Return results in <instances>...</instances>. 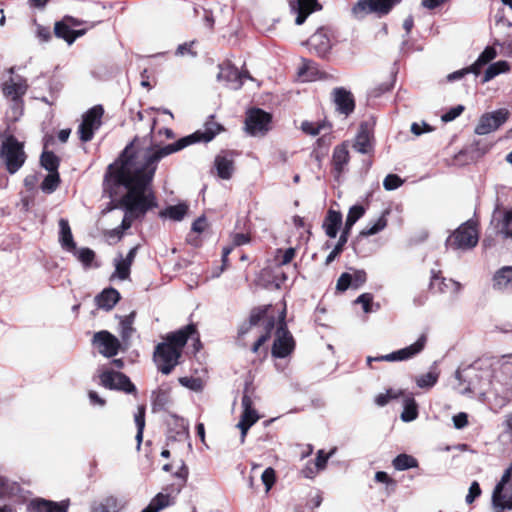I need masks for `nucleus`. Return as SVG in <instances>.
<instances>
[{
    "label": "nucleus",
    "mask_w": 512,
    "mask_h": 512,
    "mask_svg": "<svg viewBox=\"0 0 512 512\" xmlns=\"http://www.w3.org/2000/svg\"><path fill=\"white\" fill-rule=\"evenodd\" d=\"M353 148L362 154H368L373 150V132L368 123L360 125Z\"/></svg>",
    "instance_id": "obj_20"
},
{
    "label": "nucleus",
    "mask_w": 512,
    "mask_h": 512,
    "mask_svg": "<svg viewBox=\"0 0 512 512\" xmlns=\"http://www.w3.org/2000/svg\"><path fill=\"white\" fill-rule=\"evenodd\" d=\"M439 373L436 369H432L426 374L416 377V384L419 388L429 389L432 388L438 381Z\"/></svg>",
    "instance_id": "obj_38"
},
{
    "label": "nucleus",
    "mask_w": 512,
    "mask_h": 512,
    "mask_svg": "<svg viewBox=\"0 0 512 512\" xmlns=\"http://www.w3.org/2000/svg\"><path fill=\"white\" fill-rule=\"evenodd\" d=\"M241 405L243 412L236 427L241 431L240 442L243 444L248 430L258 421L259 415L252 407V399L247 394L243 395Z\"/></svg>",
    "instance_id": "obj_12"
},
{
    "label": "nucleus",
    "mask_w": 512,
    "mask_h": 512,
    "mask_svg": "<svg viewBox=\"0 0 512 512\" xmlns=\"http://www.w3.org/2000/svg\"><path fill=\"white\" fill-rule=\"evenodd\" d=\"M194 333V325H187L171 333L166 337L165 342L157 345L154 352V361L161 373L168 375L178 365L182 349L188 338Z\"/></svg>",
    "instance_id": "obj_4"
},
{
    "label": "nucleus",
    "mask_w": 512,
    "mask_h": 512,
    "mask_svg": "<svg viewBox=\"0 0 512 512\" xmlns=\"http://www.w3.org/2000/svg\"><path fill=\"white\" fill-rule=\"evenodd\" d=\"M404 409L401 414V419L404 422H410L417 418L418 416V408L414 398L411 395H408L404 398Z\"/></svg>",
    "instance_id": "obj_35"
},
{
    "label": "nucleus",
    "mask_w": 512,
    "mask_h": 512,
    "mask_svg": "<svg viewBox=\"0 0 512 512\" xmlns=\"http://www.w3.org/2000/svg\"><path fill=\"white\" fill-rule=\"evenodd\" d=\"M431 288L450 295H457L461 290V284L452 279L441 278L437 275L433 276L431 280Z\"/></svg>",
    "instance_id": "obj_24"
},
{
    "label": "nucleus",
    "mask_w": 512,
    "mask_h": 512,
    "mask_svg": "<svg viewBox=\"0 0 512 512\" xmlns=\"http://www.w3.org/2000/svg\"><path fill=\"white\" fill-rule=\"evenodd\" d=\"M508 115L509 113L505 109L485 113L479 118L474 132L477 135H487L503 125L508 119Z\"/></svg>",
    "instance_id": "obj_10"
},
{
    "label": "nucleus",
    "mask_w": 512,
    "mask_h": 512,
    "mask_svg": "<svg viewBox=\"0 0 512 512\" xmlns=\"http://www.w3.org/2000/svg\"><path fill=\"white\" fill-rule=\"evenodd\" d=\"M331 456V453L325 454L323 450H319L317 453V458L315 462V466L317 470H322L326 466V463Z\"/></svg>",
    "instance_id": "obj_60"
},
{
    "label": "nucleus",
    "mask_w": 512,
    "mask_h": 512,
    "mask_svg": "<svg viewBox=\"0 0 512 512\" xmlns=\"http://www.w3.org/2000/svg\"><path fill=\"white\" fill-rule=\"evenodd\" d=\"M26 90V81L25 79L19 76L10 78L3 85V92L5 96L11 98L14 101L17 109L21 108L19 99L26 93Z\"/></svg>",
    "instance_id": "obj_18"
},
{
    "label": "nucleus",
    "mask_w": 512,
    "mask_h": 512,
    "mask_svg": "<svg viewBox=\"0 0 512 512\" xmlns=\"http://www.w3.org/2000/svg\"><path fill=\"white\" fill-rule=\"evenodd\" d=\"M468 73H474V74H479V71L476 70V66H470L468 68H464V69H461V70H458V71H455L451 74H449L447 76V80L448 81H454V80H458V79H461L464 75L468 74Z\"/></svg>",
    "instance_id": "obj_53"
},
{
    "label": "nucleus",
    "mask_w": 512,
    "mask_h": 512,
    "mask_svg": "<svg viewBox=\"0 0 512 512\" xmlns=\"http://www.w3.org/2000/svg\"><path fill=\"white\" fill-rule=\"evenodd\" d=\"M341 224L342 214L338 211L329 210L323 223L326 235L330 238H335Z\"/></svg>",
    "instance_id": "obj_27"
},
{
    "label": "nucleus",
    "mask_w": 512,
    "mask_h": 512,
    "mask_svg": "<svg viewBox=\"0 0 512 512\" xmlns=\"http://www.w3.org/2000/svg\"><path fill=\"white\" fill-rule=\"evenodd\" d=\"M54 33L58 38L64 39L71 45L78 37L86 33V29L75 30L72 29L67 22L59 21L55 23Z\"/></svg>",
    "instance_id": "obj_25"
},
{
    "label": "nucleus",
    "mask_w": 512,
    "mask_h": 512,
    "mask_svg": "<svg viewBox=\"0 0 512 512\" xmlns=\"http://www.w3.org/2000/svg\"><path fill=\"white\" fill-rule=\"evenodd\" d=\"M135 423L137 426V449H140L142 439H143V430L145 427V409L144 407H139L138 413L135 415Z\"/></svg>",
    "instance_id": "obj_44"
},
{
    "label": "nucleus",
    "mask_w": 512,
    "mask_h": 512,
    "mask_svg": "<svg viewBox=\"0 0 512 512\" xmlns=\"http://www.w3.org/2000/svg\"><path fill=\"white\" fill-rule=\"evenodd\" d=\"M496 55V50L493 47H486L472 66H476V70L480 72V67L493 60Z\"/></svg>",
    "instance_id": "obj_45"
},
{
    "label": "nucleus",
    "mask_w": 512,
    "mask_h": 512,
    "mask_svg": "<svg viewBox=\"0 0 512 512\" xmlns=\"http://www.w3.org/2000/svg\"><path fill=\"white\" fill-rule=\"evenodd\" d=\"M373 297L369 293L361 294L357 299L356 303L361 304L365 313H369L371 311V303Z\"/></svg>",
    "instance_id": "obj_56"
},
{
    "label": "nucleus",
    "mask_w": 512,
    "mask_h": 512,
    "mask_svg": "<svg viewBox=\"0 0 512 512\" xmlns=\"http://www.w3.org/2000/svg\"><path fill=\"white\" fill-rule=\"evenodd\" d=\"M511 474L512 468L510 467L504 472L501 481L493 491L492 501L494 507L498 509V512H501L504 509H512V484H510L509 487H506L510 482Z\"/></svg>",
    "instance_id": "obj_8"
},
{
    "label": "nucleus",
    "mask_w": 512,
    "mask_h": 512,
    "mask_svg": "<svg viewBox=\"0 0 512 512\" xmlns=\"http://www.w3.org/2000/svg\"><path fill=\"white\" fill-rule=\"evenodd\" d=\"M214 165L217 175L222 179H230L234 172V160L231 155L222 153L216 156Z\"/></svg>",
    "instance_id": "obj_23"
},
{
    "label": "nucleus",
    "mask_w": 512,
    "mask_h": 512,
    "mask_svg": "<svg viewBox=\"0 0 512 512\" xmlns=\"http://www.w3.org/2000/svg\"><path fill=\"white\" fill-rule=\"evenodd\" d=\"M290 7L297 14L295 19L297 25L303 24L311 13L321 9L317 0H293L290 1Z\"/></svg>",
    "instance_id": "obj_19"
},
{
    "label": "nucleus",
    "mask_w": 512,
    "mask_h": 512,
    "mask_svg": "<svg viewBox=\"0 0 512 512\" xmlns=\"http://www.w3.org/2000/svg\"><path fill=\"white\" fill-rule=\"evenodd\" d=\"M464 111V106L463 105H457L453 108H451L449 111H447L446 113H444L442 116H441V120L443 122H450V121H453L454 119H456L458 116H460L462 114V112Z\"/></svg>",
    "instance_id": "obj_52"
},
{
    "label": "nucleus",
    "mask_w": 512,
    "mask_h": 512,
    "mask_svg": "<svg viewBox=\"0 0 512 512\" xmlns=\"http://www.w3.org/2000/svg\"><path fill=\"white\" fill-rule=\"evenodd\" d=\"M153 176L148 177L146 164L133 153V146H127L120 159L109 165L106 182L123 185L127 190L121 201L126 210L121 226L107 232L109 239L119 240L133 219L154 205L150 191Z\"/></svg>",
    "instance_id": "obj_1"
},
{
    "label": "nucleus",
    "mask_w": 512,
    "mask_h": 512,
    "mask_svg": "<svg viewBox=\"0 0 512 512\" xmlns=\"http://www.w3.org/2000/svg\"><path fill=\"white\" fill-rule=\"evenodd\" d=\"M333 33L328 28H319L308 40L310 49L319 56H325L332 48Z\"/></svg>",
    "instance_id": "obj_16"
},
{
    "label": "nucleus",
    "mask_w": 512,
    "mask_h": 512,
    "mask_svg": "<svg viewBox=\"0 0 512 512\" xmlns=\"http://www.w3.org/2000/svg\"><path fill=\"white\" fill-rule=\"evenodd\" d=\"M388 214L389 210L383 211L382 214L377 219L368 223L367 226L361 230L360 235L363 237H369L372 235H376L382 230H384L387 226Z\"/></svg>",
    "instance_id": "obj_30"
},
{
    "label": "nucleus",
    "mask_w": 512,
    "mask_h": 512,
    "mask_svg": "<svg viewBox=\"0 0 512 512\" xmlns=\"http://www.w3.org/2000/svg\"><path fill=\"white\" fill-rule=\"evenodd\" d=\"M206 228V219L204 217H200L195 220L192 224V230L195 232H203Z\"/></svg>",
    "instance_id": "obj_64"
},
{
    "label": "nucleus",
    "mask_w": 512,
    "mask_h": 512,
    "mask_svg": "<svg viewBox=\"0 0 512 512\" xmlns=\"http://www.w3.org/2000/svg\"><path fill=\"white\" fill-rule=\"evenodd\" d=\"M393 466L396 470L403 471L417 467L418 462L414 457L408 454H400L393 460Z\"/></svg>",
    "instance_id": "obj_40"
},
{
    "label": "nucleus",
    "mask_w": 512,
    "mask_h": 512,
    "mask_svg": "<svg viewBox=\"0 0 512 512\" xmlns=\"http://www.w3.org/2000/svg\"><path fill=\"white\" fill-rule=\"evenodd\" d=\"M332 161L334 169L340 174L349 161V152L346 144L343 143L334 148Z\"/></svg>",
    "instance_id": "obj_31"
},
{
    "label": "nucleus",
    "mask_w": 512,
    "mask_h": 512,
    "mask_svg": "<svg viewBox=\"0 0 512 512\" xmlns=\"http://www.w3.org/2000/svg\"><path fill=\"white\" fill-rule=\"evenodd\" d=\"M481 494L478 482L474 481L470 485L469 492L466 496V503L471 504Z\"/></svg>",
    "instance_id": "obj_57"
},
{
    "label": "nucleus",
    "mask_w": 512,
    "mask_h": 512,
    "mask_svg": "<svg viewBox=\"0 0 512 512\" xmlns=\"http://www.w3.org/2000/svg\"><path fill=\"white\" fill-rule=\"evenodd\" d=\"M352 275L350 273H343L337 280L336 288L339 291H346L351 286Z\"/></svg>",
    "instance_id": "obj_54"
},
{
    "label": "nucleus",
    "mask_w": 512,
    "mask_h": 512,
    "mask_svg": "<svg viewBox=\"0 0 512 512\" xmlns=\"http://www.w3.org/2000/svg\"><path fill=\"white\" fill-rule=\"evenodd\" d=\"M0 157L4 160L9 173H16L26 160L23 143L19 142L13 135H2Z\"/></svg>",
    "instance_id": "obj_5"
},
{
    "label": "nucleus",
    "mask_w": 512,
    "mask_h": 512,
    "mask_svg": "<svg viewBox=\"0 0 512 512\" xmlns=\"http://www.w3.org/2000/svg\"><path fill=\"white\" fill-rule=\"evenodd\" d=\"M509 70V64L506 61H498L491 64L485 71L483 77V83H486L496 77L497 75L507 72Z\"/></svg>",
    "instance_id": "obj_39"
},
{
    "label": "nucleus",
    "mask_w": 512,
    "mask_h": 512,
    "mask_svg": "<svg viewBox=\"0 0 512 512\" xmlns=\"http://www.w3.org/2000/svg\"><path fill=\"white\" fill-rule=\"evenodd\" d=\"M100 382L105 388L122 390L126 393L136 391L134 384L130 379L120 372L104 371L100 374Z\"/></svg>",
    "instance_id": "obj_13"
},
{
    "label": "nucleus",
    "mask_w": 512,
    "mask_h": 512,
    "mask_svg": "<svg viewBox=\"0 0 512 512\" xmlns=\"http://www.w3.org/2000/svg\"><path fill=\"white\" fill-rule=\"evenodd\" d=\"M179 382L182 386L189 388L193 391H200L202 389V382L198 378L181 377Z\"/></svg>",
    "instance_id": "obj_49"
},
{
    "label": "nucleus",
    "mask_w": 512,
    "mask_h": 512,
    "mask_svg": "<svg viewBox=\"0 0 512 512\" xmlns=\"http://www.w3.org/2000/svg\"><path fill=\"white\" fill-rule=\"evenodd\" d=\"M493 286L498 290L512 289V266L502 267L495 273Z\"/></svg>",
    "instance_id": "obj_28"
},
{
    "label": "nucleus",
    "mask_w": 512,
    "mask_h": 512,
    "mask_svg": "<svg viewBox=\"0 0 512 512\" xmlns=\"http://www.w3.org/2000/svg\"><path fill=\"white\" fill-rule=\"evenodd\" d=\"M333 97L336 109L340 113L347 116L353 112L355 103L350 91H347L344 88H337L333 92Z\"/></svg>",
    "instance_id": "obj_21"
},
{
    "label": "nucleus",
    "mask_w": 512,
    "mask_h": 512,
    "mask_svg": "<svg viewBox=\"0 0 512 512\" xmlns=\"http://www.w3.org/2000/svg\"><path fill=\"white\" fill-rule=\"evenodd\" d=\"M348 234H344V232L341 234L339 241L337 245L334 247V249L329 253V255L326 258V264H330L342 251V248L344 244L347 242Z\"/></svg>",
    "instance_id": "obj_48"
},
{
    "label": "nucleus",
    "mask_w": 512,
    "mask_h": 512,
    "mask_svg": "<svg viewBox=\"0 0 512 512\" xmlns=\"http://www.w3.org/2000/svg\"><path fill=\"white\" fill-rule=\"evenodd\" d=\"M222 126L216 123L213 119L208 120L203 130H197L193 134L186 136L173 144L164 147H151L146 149H138L136 143L132 142L129 146H133V153L139 157L140 160L146 164L148 177L154 175L157 163L163 158L174 152H177L186 146L196 142H209L220 131Z\"/></svg>",
    "instance_id": "obj_3"
},
{
    "label": "nucleus",
    "mask_w": 512,
    "mask_h": 512,
    "mask_svg": "<svg viewBox=\"0 0 512 512\" xmlns=\"http://www.w3.org/2000/svg\"><path fill=\"white\" fill-rule=\"evenodd\" d=\"M120 294L116 289L108 288L103 290L97 297L96 302L98 307L105 310L112 309L115 304L119 301Z\"/></svg>",
    "instance_id": "obj_29"
},
{
    "label": "nucleus",
    "mask_w": 512,
    "mask_h": 512,
    "mask_svg": "<svg viewBox=\"0 0 512 512\" xmlns=\"http://www.w3.org/2000/svg\"><path fill=\"white\" fill-rule=\"evenodd\" d=\"M479 240L476 224L467 221L460 225L446 240L448 248L453 250H469L474 248Z\"/></svg>",
    "instance_id": "obj_6"
},
{
    "label": "nucleus",
    "mask_w": 512,
    "mask_h": 512,
    "mask_svg": "<svg viewBox=\"0 0 512 512\" xmlns=\"http://www.w3.org/2000/svg\"><path fill=\"white\" fill-rule=\"evenodd\" d=\"M453 423L457 429L464 428L468 423L467 414L463 412L458 413L453 417Z\"/></svg>",
    "instance_id": "obj_62"
},
{
    "label": "nucleus",
    "mask_w": 512,
    "mask_h": 512,
    "mask_svg": "<svg viewBox=\"0 0 512 512\" xmlns=\"http://www.w3.org/2000/svg\"><path fill=\"white\" fill-rule=\"evenodd\" d=\"M365 209L361 205H354L349 209L346 222L344 234H349L350 229L353 225L364 215Z\"/></svg>",
    "instance_id": "obj_36"
},
{
    "label": "nucleus",
    "mask_w": 512,
    "mask_h": 512,
    "mask_svg": "<svg viewBox=\"0 0 512 512\" xmlns=\"http://www.w3.org/2000/svg\"><path fill=\"white\" fill-rule=\"evenodd\" d=\"M403 184V180L396 174H389L383 181L386 190L391 191L399 188Z\"/></svg>",
    "instance_id": "obj_47"
},
{
    "label": "nucleus",
    "mask_w": 512,
    "mask_h": 512,
    "mask_svg": "<svg viewBox=\"0 0 512 512\" xmlns=\"http://www.w3.org/2000/svg\"><path fill=\"white\" fill-rule=\"evenodd\" d=\"M66 502H53L44 499H34L27 505V512H67Z\"/></svg>",
    "instance_id": "obj_22"
},
{
    "label": "nucleus",
    "mask_w": 512,
    "mask_h": 512,
    "mask_svg": "<svg viewBox=\"0 0 512 512\" xmlns=\"http://www.w3.org/2000/svg\"><path fill=\"white\" fill-rule=\"evenodd\" d=\"M133 331L131 316L121 321V334L124 339L128 338Z\"/></svg>",
    "instance_id": "obj_59"
},
{
    "label": "nucleus",
    "mask_w": 512,
    "mask_h": 512,
    "mask_svg": "<svg viewBox=\"0 0 512 512\" xmlns=\"http://www.w3.org/2000/svg\"><path fill=\"white\" fill-rule=\"evenodd\" d=\"M233 246H241L250 242V236L244 233H235L231 236Z\"/></svg>",
    "instance_id": "obj_58"
},
{
    "label": "nucleus",
    "mask_w": 512,
    "mask_h": 512,
    "mask_svg": "<svg viewBox=\"0 0 512 512\" xmlns=\"http://www.w3.org/2000/svg\"><path fill=\"white\" fill-rule=\"evenodd\" d=\"M427 338L425 335H421L417 341L413 344H411L408 347H405L403 349H400L398 351L392 352L387 355L376 357L378 361H403L412 358L413 356L420 353L425 345H426Z\"/></svg>",
    "instance_id": "obj_15"
},
{
    "label": "nucleus",
    "mask_w": 512,
    "mask_h": 512,
    "mask_svg": "<svg viewBox=\"0 0 512 512\" xmlns=\"http://www.w3.org/2000/svg\"><path fill=\"white\" fill-rule=\"evenodd\" d=\"M352 275L351 286L359 288L366 282V273L363 270H355Z\"/></svg>",
    "instance_id": "obj_55"
},
{
    "label": "nucleus",
    "mask_w": 512,
    "mask_h": 512,
    "mask_svg": "<svg viewBox=\"0 0 512 512\" xmlns=\"http://www.w3.org/2000/svg\"><path fill=\"white\" fill-rule=\"evenodd\" d=\"M431 131V128L426 124L425 122L419 123H413L411 125V132L415 134L416 136H419L425 132Z\"/></svg>",
    "instance_id": "obj_63"
},
{
    "label": "nucleus",
    "mask_w": 512,
    "mask_h": 512,
    "mask_svg": "<svg viewBox=\"0 0 512 512\" xmlns=\"http://www.w3.org/2000/svg\"><path fill=\"white\" fill-rule=\"evenodd\" d=\"M41 165L49 172H58L59 158L50 151H44L41 155Z\"/></svg>",
    "instance_id": "obj_41"
},
{
    "label": "nucleus",
    "mask_w": 512,
    "mask_h": 512,
    "mask_svg": "<svg viewBox=\"0 0 512 512\" xmlns=\"http://www.w3.org/2000/svg\"><path fill=\"white\" fill-rule=\"evenodd\" d=\"M271 306H264L252 311L248 322L241 325L239 338L247 345L246 337L253 340L251 350L257 353L260 347L270 338L274 331L275 339L272 347V355L278 358L288 356L294 349L295 343L292 335L286 328L284 321L285 309L279 312L278 318L271 311Z\"/></svg>",
    "instance_id": "obj_2"
},
{
    "label": "nucleus",
    "mask_w": 512,
    "mask_h": 512,
    "mask_svg": "<svg viewBox=\"0 0 512 512\" xmlns=\"http://www.w3.org/2000/svg\"><path fill=\"white\" fill-rule=\"evenodd\" d=\"M173 502L174 498L170 494L158 493L142 512H158L170 506Z\"/></svg>",
    "instance_id": "obj_32"
},
{
    "label": "nucleus",
    "mask_w": 512,
    "mask_h": 512,
    "mask_svg": "<svg viewBox=\"0 0 512 512\" xmlns=\"http://www.w3.org/2000/svg\"><path fill=\"white\" fill-rule=\"evenodd\" d=\"M121 504L117 498L113 496L106 497L100 502H95L92 507V512H118Z\"/></svg>",
    "instance_id": "obj_33"
},
{
    "label": "nucleus",
    "mask_w": 512,
    "mask_h": 512,
    "mask_svg": "<svg viewBox=\"0 0 512 512\" xmlns=\"http://www.w3.org/2000/svg\"><path fill=\"white\" fill-rule=\"evenodd\" d=\"M188 206L184 203L172 205L163 210L161 217L169 218L173 221H181L187 214Z\"/></svg>",
    "instance_id": "obj_34"
},
{
    "label": "nucleus",
    "mask_w": 512,
    "mask_h": 512,
    "mask_svg": "<svg viewBox=\"0 0 512 512\" xmlns=\"http://www.w3.org/2000/svg\"><path fill=\"white\" fill-rule=\"evenodd\" d=\"M261 480L266 487V492H268L275 483V471L273 468L269 467L264 470L261 475Z\"/></svg>",
    "instance_id": "obj_50"
},
{
    "label": "nucleus",
    "mask_w": 512,
    "mask_h": 512,
    "mask_svg": "<svg viewBox=\"0 0 512 512\" xmlns=\"http://www.w3.org/2000/svg\"><path fill=\"white\" fill-rule=\"evenodd\" d=\"M299 75L302 77L303 81H314L318 78V71L314 63L307 62L304 68L300 70Z\"/></svg>",
    "instance_id": "obj_46"
},
{
    "label": "nucleus",
    "mask_w": 512,
    "mask_h": 512,
    "mask_svg": "<svg viewBox=\"0 0 512 512\" xmlns=\"http://www.w3.org/2000/svg\"><path fill=\"white\" fill-rule=\"evenodd\" d=\"M271 116L261 109L248 113L245 121L246 130L253 136L264 135L270 129Z\"/></svg>",
    "instance_id": "obj_11"
},
{
    "label": "nucleus",
    "mask_w": 512,
    "mask_h": 512,
    "mask_svg": "<svg viewBox=\"0 0 512 512\" xmlns=\"http://www.w3.org/2000/svg\"><path fill=\"white\" fill-rule=\"evenodd\" d=\"M115 272L113 274L114 277L119 278L120 280H126L130 276V268L131 264L127 263L124 260V257L120 254L114 260Z\"/></svg>",
    "instance_id": "obj_37"
},
{
    "label": "nucleus",
    "mask_w": 512,
    "mask_h": 512,
    "mask_svg": "<svg viewBox=\"0 0 512 512\" xmlns=\"http://www.w3.org/2000/svg\"><path fill=\"white\" fill-rule=\"evenodd\" d=\"M323 127H324V125L309 122V121H304L301 124L302 131L304 133L312 135V136L318 135L320 133V131L323 129Z\"/></svg>",
    "instance_id": "obj_51"
},
{
    "label": "nucleus",
    "mask_w": 512,
    "mask_h": 512,
    "mask_svg": "<svg viewBox=\"0 0 512 512\" xmlns=\"http://www.w3.org/2000/svg\"><path fill=\"white\" fill-rule=\"evenodd\" d=\"M247 72H240L235 66L229 61L219 65V72L217 74V80L225 82V84L231 89H239L243 84V79L248 78Z\"/></svg>",
    "instance_id": "obj_14"
},
{
    "label": "nucleus",
    "mask_w": 512,
    "mask_h": 512,
    "mask_svg": "<svg viewBox=\"0 0 512 512\" xmlns=\"http://www.w3.org/2000/svg\"><path fill=\"white\" fill-rule=\"evenodd\" d=\"M60 183L58 172H49L41 183V189L44 193L50 194L54 192Z\"/></svg>",
    "instance_id": "obj_42"
},
{
    "label": "nucleus",
    "mask_w": 512,
    "mask_h": 512,
    "mask_svg": "<svg viewBox=\"0 0 512 512\" xmlns=\"http://www.w3.org/2000/svg\"><path fill=\"white\" fill-rule=\"evenodd\" d=\"M104 110L101 105H96L83 115V121L78 128L80 139L88 142L93 138L94 132L101 126Z\"/></svg>",
    "instance_id": "obj_9"
},
{
    "label": "nucleus",
    "mask_w": 512,
    "mask_h": 512,
    "mask_svg": "<svg viewBox=\"0 0 512 512\" xmlns=\"http://www.w3.org/2000/svg\"><path fill=\"white\" fill-rule=\"evenodd\" d=\"M59 242L66 251H74L76 244L73 239L70 225L66 219L59 220Z\"/></svg>",
    "instance_id": "obj_26"
},
{
    "label": "nucleus",
    "mask_w": 512,
    "mask_h": 512,
    "mask_svg": "<svg viewBox=\"0 0 512 512\" xmlns=\"http://www.w3.org/2000/svg\"><path fill=\"white\" fill-rule=\"evenodd\" d=\"M93 341L98 345L99 352L105 357L115 356L120 348L119 340L108 331L97 332Z\"/></svg>",
    "instance_id": "obj_17"
},
{
    "label": "nucleus",
    "mask_w": 512,
    "mask_h": 512,
    "mask_svg": "<svg viewBox=\"0 0 512 512\" xmlns=\"http://www.w3.org/2000/svg\"><path fill=\"white\" fill-rule=\"evenodd\" d=\"M71 252L77 258V260L80 261L85 267H90L91 263L95 258L94 251L89 248L77 249L75 247V250Z\"/></svg>",
    "instance_id": "obj_43"
},
{
    "label": "nucleus",
    "mask_w": 512,
    "mask_h": 512,
    "mask_svg": "<svg viewBox=\"0 0 512 512\" xmlns=\"http://www.w3.org/2000/svg\"><path fill=\"white\" fill-rule=\"evenodd\" d=\"M400 0H358L351 12L356 19H363L369 14L384 15Z\"/></svg>",
    "instance_id": "obj_7"
},
{
    "label": "nucleus",
    "mask_w": 512,
    "mask_h": 512,
    "mask_svg": "<svg viewBox=\"0 0 512 512\" xmlns=\"http://www.w3.org/2000/svg\"><path fill=\"white\" fill-rule=\"evenodd\" d=\"M194 42L184 43L178 46L176 54L179 56L191 55L192 57L196 56V53L192 51V46Z\"/></svg>",
    "instance_id": "obj_61"
}]
</instances>
